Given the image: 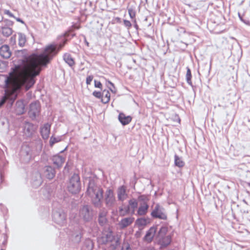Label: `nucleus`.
<instances>
[{
    "mask_svg": "<svg viewBox=\"0 0 250 250\" xmlns=\"http://www.w3.org/2000/svg\"><path fill=\"white\" fill-rule=\"evenodd\" d=\"M66 42L65 40L62 44H60L58 50L56 45H48L44 48L43 53L31 55L23 65L16 66L5 80L7 94L9 96L13 94L23 85L26 91L31 88L36 82L35 77L39 75L42 70L41 67L49 63Z\"/></svg>",
    "mask_w": 250,
    "mask_h": 250,
    "instance_id": "1",
    "label": "nucleus"
},
{
    "mask_svg": "<svg viewBox=\"0 0 250 250\" xmlns=\"http://www.w3.org/2000/svg\"><path fill=\"white\" fill-rule=\"evenodd\" d=\"M103 189L94 184H89L87 190V194L92 198L93 204L96 206L101 205V200L103 197Z\"/></svg>",
    "mask_w": 250,
    "mask_h": 250,
    "instance_id": "2",
    "label": "nucleus"
},
{
    "mask_svg": "<svg viewBox=\"0 0 250 250\" xmlns=\"http://www.w3.org/2000/svg\"><path fill=\"white\" fill-rule=\"evenodd\" d=\"M68 190L72 194H77L81 190L80 178L79 175L74 174L70 179L67 186Z\"/></svg>",
    "mask_w": 250,
    "mask_h": 250,
    "instance_id": "3",
    "label": "nucleus"
},
{
    "mask_svg": "<svg viewBox=\"0 0 250 250\" xmlns=\"http://www.w3.org/2000/svg\"><path fill=\"white\" fill-rule=\"evenodd\" d=\"M100 242L103 244H107L109 242H112L115 241V244H111V246L112 248L115 249L120 245V239H115L113 235L112 232L110 230L105 231L103 232L102 236L100 238Z\"/></svg>",
    "mask_w": 250,
    "mask_h": 250,
    "instance_id": "4",
    "label": "nucleus"
},
{
    "mask_svg": "<svg viewBox=\"0 0 250 250\" xmlns=\"http://www.w3.org/2000/svg\"><path fill=\"white\" fill-rule=\"evenodd\" d=\"M115 197L112 189L108 188L104 194V201L106 206L108 207H112L115 202Z\"/></svg>",
    "mask_w": 250,
    "mask_h": 250,
    "instance_id": "5",
    "label": "nucleus"
},
{
    "mask_svg": "<svg viewBox=\"0 0 250 250\" xmlns=\"http://www.w3.org/2000/svg\"><path fill=\"white\" fill-rule=\"evenodd\" d=\"M137 207L138 202L136 200L134 199L130 200L128 202V206L125 209V213H123L122 215L124 216L130 212H131V214H134Z\"/></svg>",
    "mask_w": 250,
    "mask_h": 250,
    "instance_id": "6",
    "label": "nucleus"
},
{
    "mask_svg": "<svg viewBox=\"0 0 250 250\" xmlns=\"http://www.w3.org/2000/svg\"><path fill=\"white\" fill-rule=\"evenodd\" d=\"M151 214L152 216L154 218H159L164 220L167 219L166 215L162 211L160 206L159 205H157L155 207V208L152 211Z\"/></svg>",
    "mask_w": 250,
    "mask_h": 250,
    "instance_id": "7",
    "label": "nucleus"
},
{
    "mask_svg": "<svg viewBox=\"0 0 250 250\" xmlns=\"http://www.w3.org/2000/svg\"><path fill=\"white\" fill-rule=\"evenodd\" d=\"M132 118L131 116H126L123 112H120L118 115V120L123 125H128L132 121Z\"/></svg>",
    "mask_w": 250,
    "mask_h": 250,
    "instance_id": "8",
    "label": "nucleus"
},
{
    "mask_svg": "<svg viewBox=\"0 0 250 250\" xmlns=\"http://www.w3.org/2000/svg\"><path fill=\"white\" fill-rule=\"evenodd\" d=\"M134 218L128 217L123 218L119 223L121 228L124 229L131 225L134 221Z\"/></svg>",
    "mask_w": 250,
    "mask_h": 250,
    "instance_id": "9",
    "label": "nucleus"
},
{
    "mask_svg": "<svg viewBox=\"0 0 250 250\" xmlns=\"http://www.w3.org/2000/svg\"><path fill=\"white\" fill-rule=\"evenodd\" d=\"M51 125L48 123L44 125L43 126L41 129V133L42 137L44 139L48 138L50 132Z\"/></svg>",
    "mask_w": 250,
    "mask_h": 250,
    "instance_id": "10",
    "label": "nucleus"
},
{
    "mask_svg": "<svg viewBox=\"0 0 250 250\" xmlns=\"http://www.w3.org/2000/svg\"><path fill=\"white\" fill-rule=\"evenodd\" d=\"M156 232V228L155 227H151L147 231L146 235L145 236V240L148 242H151Z\"/></svg>",
    "mask_w": 250,
    "mask_h": 250,
    "instance_id": "11",
    "label": "nucleus"
},
{
    "mask_svg": "<svg viewBox=\"0 0 250 250\" xmlns=\"http://www.w3.org/2000/svg\"><path fill=\"white\" fill-rule=\"evenodd\" d=\"M11 53L8 45H4L0 48V55L3 58H9Z\"/></svg>",
    "mask_w": 250,
    "mask_h": 250,
    "instance_id": "12",
    "label": "nucleus"
},
{
    "mask_svg": "<svg viewBox=\"0 0 250 250\" xmlns=\"http://www.w3.org/2000/svg\"><path fill=\"white\" fill-rule=\"evenodd\" d=\"M52 160L54 164L58 167H62L65 161V159L59 155L54 156L53 157Z\"/></svg>",
    "mask_w": 250,
    "mask_h": 250,
    "instance_id": "13",
    "label": "nucleus"
},
{
    "mask_svg": "<svg viewBox=\"0 0 250 250\" xmlns=\"http://www.w3.org/2000/svg\"><path fill=\"white\" fill-rule=\"evenodd\" d=\"M118 198L119 200H124L126 196V188L125 186H123L120 187L118 189Z\"/></svg>",
    "mask_w": 250,
    "mask_h": 250,
    "instance_id": "14",
    "label": "nucleus"
},
{
    "mask_svg": "<svg viewBox=\"0 0 250 250\" xmlns=\"http://www.w3.org/2000/svg\"><path fill=\"white\" fill-rule=\"evenodd\" d=\"M40 110V106L39 103H32L30 105V112L33 116H35L38 114Z\"/></svg>",
    "mask_w": 250,
    "mask_h": 250,
    "instance_id": "15",
    "label": "nucleus"
},
{
    "mask_svg": "<svg viewBox=\"0 0 250 250\" xmlns=\"http://www.w3.org/2000/svg\"><path fill=\"white\" fill-rule=\"evenodd\" d=\"M148 206L146 203H143L139 207L137 214L140 216L145 215L147 212Z\"/></svg>",
    "mask_w": 250,
    "mask_h": 250,
    "instance_id": "16",
    "label": "nucleus"
},
{
    "mask_svg": "<svg viewBox=\"0 0 250 250\" xmlns=\"http://www.w3.org/2000/svg\"><path fill=\"white\" fill-rule=\"evenodd\" d=\"M110 100V93L108 90L104 89L102 91L101 101L104 104L108 103Z\"/></svg>",
    "mask_w": 250,
    "mask_h": 250,
    "instance_id": "17",
    "label": "nucleus"
},
{
    "mask_svg": "<svg viewBox=\"0 0 250 250\" xmlns=\"http://www.w3.org/2000/svg\"><path fill=\"white\" fill-rule=\"evenodd\" d=\"M171 241V238L170 236H166L159 240V244L162 247H166L169 245Z\"/></svg>",
    "mask_w": 250,
    "mask_h": 250,
    "instance_id": "18",
    "label": "nucleus"
},
{
    "mask_svg": "<svg viewBox=\"0 0 250 250\" xmlns=\"http://www.w3.org/2000/svg\"><path fill=\"white\" fill-rule=\"evenodd\" d=\"M63 60L70 66H72L75 64V61L71 55L65 53L63 56Z\"/></svg>",
    "mask_w": 250,
    "mask_h": 250,
    "instance_id": "19",
    "label": "nucleus"
},
{
    "mask_svg": "<svg viewBox=\"0 0 250 250\" xmlns=\"http://www.w3.org/2000/svg\"><path fill=\"white\" fill-rule=\"evenodd\" d=\"M147 223V220L143 218L137 219L135 222L136 225L139 228H144Z\"/></svg>",
    "mask_w": 250,
    "mask_h": 250,
    "instance_id": "20",
    "label": "nucleus"
},
{
    "mask_svg": "<svg viewBox=\"0 0 250 250\" xmlns=\"http://www.w3.org/2000/svg\"><path fill=\"white\" fill-rule=\"evenodd\" d=\"M174 164L179 167H182L185 165V162L177 155L174 156Z\"/></svg>",
    "mask_w": 250,
    "mask_h": 250,
    "instance_id": "21",
    "label": "nucleus"
},
{
    "mask_svg": "<svg viewBox=\"0 0 250 250\" xmlns=\"http://www.w3.org/2000/svg\"><path fill=\"white\" fill-rule=\"evenodd\" d=\"M46 176L48 179H52L55 176V171L51 167H46Z\"/></svg>",
    "mask_w": 250,
    "mask_h": 250,
    "instance_id": "22",
    "label": "nucleus"
},
{
    "mask_svg": "<svg viewBox=\"0 0 250 250\" xmlns=\"http://www.w3.org/2000/svg\"><path fill=\"white\" fill-rule=\"evenodd\" d=\"M81 215L85 219H86L89 216V210L87 206L83 207L80 211Z\"/></svg>",
    "mask_w": 250,
    "mask_h": 250,
    "instance_id": "23",
    "label": "nucleus"
},
{
    "mask_svg": "<svg viewBox=\"0 0 250 250\" xmlns=\"http://www.w3.org/2000/svg\"><path fill=\"white\" fill-rule=\"evenodd\" d=\"M191 78H192V75H191V71L189 68H187V74H186V79H187V83L189 84L191 83Z\"/></svg>",
    "mask_w": 250,
    "mask_h": 250,
    "instance_id": "24",
    "label": "nucleus"
},
{
    "mask_svg": "<svg viewBox=\"0 0 250 250\" xmlns=\"http://www.w3.org/2000/svg\"><path fill=\"white\" fill-rule=\"evenodd\" d=\"M60 141V139L52 136L50 138L49 143L51 146H52L54 144Z\"/></svg>",
    "mask_w": 250,
    "mask_h": 250,
    "instance_id": "25",
    "label": "nucleus"
},
{
    "mask_svg": "<svg viewBox=\"0 0 250 250\" xmlns=\"http://www.w3.org/2000/svg\"><path fill=\"white\" fill-rule=\"evenodd\" d=\"M128 14L131 19H134L136 17V12L132 8H128Z\"/></svg>",
    "mask_w": 250,
    "mask_h": 250,
    "instance_id": "26",
    "label": "nucleus"
},
{
    "mask_svg": "<svg viewBox=\"0 0 250 250\" xmlns=\"http://www.w3.org/2000/svg\"><path fill=\"white\" fill-rule=\"evenodd\" d=\"M2 33L3 34H5L6 36H8L12 33V31L10 28H5L2 30Z\"/></svg>",
    "mask_w": 250,
    "mask_h": 250,
    "instance_id": "27",
    "label": "nucleus"
},
{
    "mask_svg": "<svg viewBox=\"0 0 250 250\" xmlns=\"http://www.w3.org/2000/svg\"><path fill=\"white\" fill-rule=\"evenodd\" d=\"M93 95L97 98H101L102 99V92H101L100 91H94L93 92Z\"/></svg>",
    "mask_w": 250,
    "mask_h": 250,
    "instance_id": "28",
    "label": "nucleus"
},
{
    "mask_svg": "<svg viewBox=\"0 0 250 250\" xmlns=\"http://www.w3.org/2000/svg\"><path fill=\"white\" fill-rule=\"evenodd\" d=\"M123 22L125 26L128 29H130L131 27L132 24L130 21L126 20H124L123 21Z\"/></svg>",
    "mask_w": 250,
    "mask_h": 250,
    "instance_id": "29",
    "label": "nucleus"
},
{
    "mask_svg": "<svg viewBox=\"0 0 250 250\" xmlns=\"http://www.w3.org/2000/svg\"><path fill=\"white\" fill-rule=\"evenodd\" d=\"M94 86L96 88H99L100 89H102L103 85L102 83L100 81H98L96 80L94 81Z\"/></svg>",
    "mask_w": 250,
    "mask_h": 250,
    "instance_id": "30",
    "label": "nucleus"
},
{
    "mask_svg": "<svg viewBox=\"0 0 250 250\" xmlns=\"http://www.w3.org/2000/svg\"><path fill=\"white\" fill-rule=\"evenodd\" d=\"M93 76L90 75V76H88V77H87L86 80V84L87 85L90 84L91 82L93 80Z\"/></svg>",
    "mask_w": 250,
    "mask_h": 250,
    "instance_id": "31",
    "label": "nucleus"
},
{
    "mask_svg": "<svg viewBox=\"0 0 250 250\" xmlns=\"http://www.w3.org/2000/svg\"><path fill=\"white\" fill-rule=\"evenodd\" d=\"M121 250H131L128 244H124Z\"/></svg>",
    "mask_w": 250,
    "mask_h": 250,
    "instance_id": "32",
    "label": "nucleus"
},
{
    "mask_svg": "<svg viewBox=\"0 0 250 250\" xmlns=\"http://www.w3.org/2000/svg\"><path fill=\"white\" fill-rule=\"evenodd\" d=\"M7 98L8 96H5L2 98L0 102V107L5 103Z\"/></svg>",
    "mask_w": 250,
    "mask_h": 250,
    "instance_id": "33",
    "label": "nucleus"
},
{
    "mask_svg": "<svg viewBox=\"0 0 250 250\" xmlns=\"http://www.w3.org/2000/svg\"><path fill=\"white\" fill-rule=\"evenodd\" d=\"M4 13L8 16H9L10 17H13V15L9 11V10H5Z\"/></svg>",
    "mask_w": 250,
    "mask_h": 250,
    "instance_id": "34",
    "label": "nucleus"
},
{
    "mask_svg": "<svg viewBox=\"0 0 250 250\" xmlns=\"http://www.w3.org/2000/svg\"><path fill=\"white\" fill-rule=\"evenodd\" d=\"M166 229L165 228H162L160 229V231H159V235H161V233L162 232H166Z\"/></svg>",
    "mask_w": 250,
    "mask_h": 250,
    "instance_id": "35",
    "label": "nucleus"
},
{
    "mask_svg": "<svg viewBox=\"0 0 250 250\" xmlns=\"http://www.w3.org/2000/svg\"><path fill=\"white\" fill-rule=\"evenodd\" d=\"M105 220V219L104 218H101L100 217V219H99V223L100 224H102L103 223L104 221Z\"/></svg>",
    "mask_w": 250,
    "mask_h": 250,
    "instance_id": "36",
    "label": "nucleus"
},
{
    "mask_svg": "<svg viewBox=\"0 0 250 250\" xmlns=\"http://www.w3.org/2000/svg\"><path fill=\"white\" fill-rule=\"evenodd\" d=\"M21 41H23V44L24 43V42H25V41H24V39H23V40H20V42H19V43H20V44L21 45Z\"/></svg>",
    "mask_w": 250,
    "mask_h": 250,
    "instance_id": "37",
    "label": "nucleus"
},
{
    "mask_svg": "<svg viewBox=\"0 0 250 250\" xmlns=\"http://www.w3.org/2000/svg\"><path fill=\"white\" fill-rule=\"evenodd\" d=\"M145 250H154V249L153 248H148L145 249Z\"/></svg>",
    "mask_w": 250,
    "mask_h": 250,
    "instance_id": "38",
    "label": "nucleus"
},
{
    "mask_svg": "<svg viewBox=\"0 0 250 250\" xmlns=\"http://www.w3.org/2000/svg\"><path fill=\"white\" fill-rule=\"evenodd\" d=\"M108 83L110 84H111L112 86H114V84L111 82L110 81H108Z\"/></svg>",
    "mask_w": 250,
    "mask_h": 250,
    "instance_id": "39",
    "label": "nucleus"
},
{
    "mask_svg": "<svg viewBox=\"0 0 250 250\" xmlns=\"http://www.w3.org/2000/svg\"><path fill=\"white\" fill-rule=\"evenodd\" d=\"M123 210V209L122 208H121V209H120V211L121 212Z\"/></svg>",
    "mask_w": 250,
    "mask_h": 250,
    "instance_id": "40",
    "label": "nucleus"
}]
</instances>
